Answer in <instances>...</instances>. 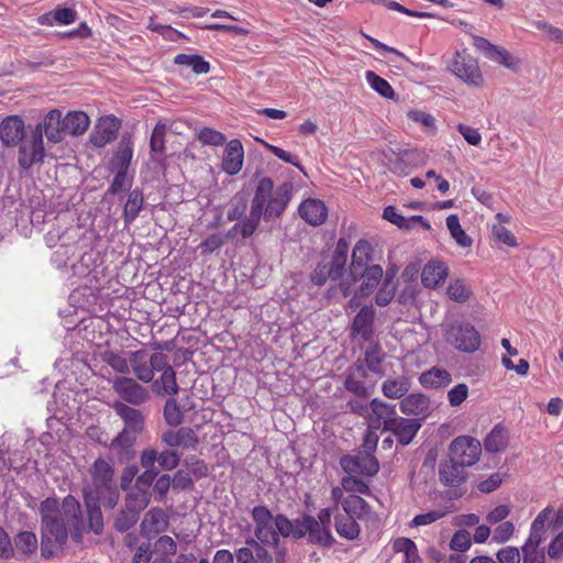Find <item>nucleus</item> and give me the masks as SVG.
Masks as SVG:
<instances>
[{"label": "nucleus", "instance_id": "62", "mask_svg": "<svg viewBox=\"0 0 563 563\" xmlns=\"http://www.w3.org/2000/svg\"><path fill=\"white\" fill-rule=\"evenodd\" d=\"M173 487L172 477L168 474H162L154 481L153 494L155 500L162 503L165 500L168 490Z\"/></svg>", "mask_w": 563, "mask_h": 563}, {"label": "nucleus", "instance_id": "46", "mask_svg": "<svg viewBox=\"0 0 563 563\" xmlns=\"http://www.w3.org/2000/svg\"><path fill=\"white\" fill-rule=\"evenodd\" d=\"M15 548L24 555H32L38 545L37 537L32 531H21L14 537Z\"/></svg>", "mask_w": 563, "mask_h": 563}, {"label": "nucleus", "instance_id": "59", "mask_svg": "<svg viewBox=\"0 0 563 563\" xmlns=\"http://www.w3.org/2000/svg\"><path fill=\"white\" fill-rule=\"evenodd\" d=\"M344 387L360 398H367L372 395L374 386H367L364 379L345 377Z\"/></svg>", "mask_w": 563, "mask_h": 563}, {"label": "nucleus", "instance_id": "3", "mask_svg": "<svg viewBox=\"0 0 563 563\" xmlns=\"http://www.w3.org/2000/svg\"><path fill=\"white\" fill-rule=\"evenodd\" d=\"M82 499L87 517H89V528L96 536H101L104 531V519L101 510V504L107 509H114L120 499L118 485L93 493L89 487L82 488Z\"/></svg>", "mask_w": 563, "mask_h": 563}, {"label": "nucleus", "instance_id": "49", "mask_svg": "<svg viewBox=\"0 0 563 563\" xmlns=\"http://www.w3.org/2000/svg\"><path fill=\"white\" fill-rule=\"evenodd\" d=\"M342 508L344 510V515H350L356 518L363 512L366 514L369 510V505L362 497L357 495H350L343 499Z\"/></svg>", "mask_w": 563, "mask_h": 563}, {"label": "nucleus", "instance_id": "27", "mask_svg": "<svg viewBox=\"0 0 563 563\" xmlns=\"http://www.w3.org/2000/svg\"><path fill=\"white\" fill-rule=\"evenodd\" d=\"M299 214L311 225H320L327 219L328 209L321 200L307 199L300 205Z\"/></svg>", "mask_w": 563, "mask_h": 563}, {"label": "nucleus", "instance_id": "53", "mask_svg": "<svg viewBox=\"0 0 563 563\" xmlns=\"http://www.w3.org/2000/svg\"><path fill=\"white\" fill-rule=\"evenodd\" d=\"M102 361L120 374L125 375L130 373V358L126 360L113 351H106L102 354Z\"/></svg>", "mask_w": 563, "mask_h": 563}, {"label": "nucleus", "instance_id": "18", "mask_svg": "<svg viewBox=\"0 0 563 563\" xmlns=\"http://www.w3.org/2000/svg\"><path fill=\"white\" fill-rule=\"evenodd\" d=\"M371 413L368 415V426L373 429H379L383 424L386 431L389 428V423L397 419L396 406L382 401L378 398L373 399L369 402Z\"/></svg>", "mask_w": 563, "mask_h": 563}, {"label": "nucleus", "instance_id": "64", "mask_svg": "<svg viewBox=\"0 0 563 563\" xmlns=\"http://www.w3.org/2000/svg\"><path fill=\"white\" fill-rule=\"evenodd\" d=\"M198 140L205 145L219 146L224 144L225 136L223 133L211 128H203L198 133Z\"/></svg>", "mask_w": 563, "mask_h": 563}, {"label": "nucleus", "instance_id": "33", "mask_svg": "<svg viewBox=\"0 0 563 563\" xmlns=\"http://www.w3.org/2000/svg\"><path fill=\"white\" fill-rule=\"evenodd\" d=\"M309 528L307 533V543L319 545L322 548H331L335 543V539L332 536L330 530H325V528L321 527L316 517L310 516V521H308Z\"/></svg>", "mask_w": 563, "mask_h": 563}, {"label": "nucleus", "instance_id": "11", "mask_svg": "<svg viewBox=\"0 0 563 563\" xmlns=\"http://www.w3.org/2000/svg\"><path fill=\"white\" fill-rule=\"evenodd\" d=\"M340 466L346 474L372 477L379 471L378 460L367 451H360L355 455L345 454L340 459Z\"/></svg>", "mask_w": 563, "mask_h": 563}, {"label": "nucleus", "instance_id": "31", "mask_svg": "<svg viewBox=\"0 0 563 563\" xmlns=\"http://www.w3.org/2000/svg\"><path fill=\"white\" fill-rule=\"evenodd\" d=\"M411 388V380L408 376L389 377L382 384V393L389 399H402Z\"/></svg>", "mask_w": 563, "mask_h": 563}, {"label": "nucleus", "instance_id": "57", "mask_svg": "<svg viewBox=\"0 0 563 563\" xmlns=\"http://www.w3.org/2000/svg\"><path fill=\"white\" fill-rule=\"evenodd\" d=\"M397 283L382 280V286L375 295V303L379 307L388 306L396 296Z\"/></svg>", "mask_w": 563, "mask_h": 563}, {"label": "nucleus", "instance_id": "40", "mask_svg": "<svg viewBox=\"0 0 563 563\" xmlns=\"http://www.w3.org/2000/svg\"><path fill=\"white\" fill-rule=\"evenodd\" d=\"M386 354L378 342L371 343L364 353V362L367 369L379 377L385 376V371L382 366Z\"/></svg>", "mask_w": 563, "mask_h": 563}, {"label": "nucleus", "instance_id": "56", "mask_svg": "<svg viewBox=\"0 0 563 563\" xmlns=\"http://www.w3.org/2000/svg\"><path fill=\"white\" fill-rule=\"evenodd\" d=\"M446 294L451 300L462 303L470 298L471 288L466 285L464 280L456 279L449 285Z\"/></svg>", "mask_w": 563, "mask_h": 563}, {"label": "nucleus", "instance_id": "52", "mask_svg": "<svg viewBox=\"0 0 563 563\" xmlns=\"http://www.w3.org/2000/svg\"><path fill=\"white\" fill-rule=\"evenodd\" d=\"M177 544L169 536L159 537L153 548V556L172 558L176 554Z\"/></svg>", "mask_w": 563, "mask_h": 563}, {"label": "nucleus", "instance_id": "16", "mask_svg": "<svg viewBox=\"0 0 563 563\" xmlns=\"http://www.w3.org/2000/svg\"><path fill=\"white\" fill-rule=\"evenodd\" d=\"M121 121L114 115L102 117L90 133L89 141L96 147H103L115 140Z\"/></svg>", "mask_w": 563, "mask_h": 563}, {"label": "nucleus", "instance_id": "48", "mask_svg": "<svg viewBox=\"0 0 563 563\" xmlns=\"http://www.w3.org/2000/svg\"><path fill=\"white\" fill-rule=\"evenodd\" d=\"M165 422L169 427H178L184 421V412L175 398H168L163 410Z\"/></svg>", "mask_w": 563, "mask_h": 563}, {"label": "nucleus", "instance_id": "58", "mask_svg": "<svg viewBox=\"0 0 563 563\" xmlns=\"http://www.w3.org/2000/svg\"><path fill=\"white\" fill-rule=\"evenodd\" d=\"M394 549L397 552H404L406 555V563H415L418 556L416 543L408 538H399L394 542Z\"/></svg>", "mask_w": 563, "mask_h": 563}, {"label": "nucleus", "instance_id": "54", "mask_svg": "<svg viewBox=\"0 0 563 563\" xmlns=\"http://www.w3.org/2000/svg\"><path fill=\"white\" fill-rule=\"evenodd\" d=\"M449 512H451L450 507L439 508L431 510L426 514L417 515L409 523L410 527H420L427 526L435 522L437 520L445 517Z\"/></svg>", "mask_w": 563, "mask_h": 563}, {"label": "nucleus", "instance_id": "45", "mask_svg": "<svg viewBox=\"0 0 563 563\" xmlns=\"http://www.w3.org/2000/svg\"><path fill=\"white\" fill-rule=\"evenodd\" d=\"M249 205L247 195L243 191L236 192L230 201V208L228 210L229 221H240L241 223L245 216Z\"/></svg>", "mask_w": 563, "mask_h": 563}, {"label": "nucleus", "instance_id": "4", "mask_svg": "<svg viewBox=\"0 0 563 563\" xmlns=\"http://www.w3.org/2000/svg\"><path fill=\"white\" fill-rule=\"evenodd\" d=\"M41 555L51 560L62 552L68 541L70 531L64 518L41 522Z\"/></svg>", "mask_w": 563, "mask_h": 563}, {"label": "nucleus", "instance_id": "63", "mask_svg": "<svg viewBox=\"0 0 563 563\" xmlns=\"http://www.w3.org/2000/svg\"><path fill=\"white\" fill-rule=\"evenodd\" d=\"M492 235L496 242L504 243L509 247L518 245L516 236L501 224H494L492 227Z\"/></svg>", "mask_w": 563, "mask_h": 563}, {"label": "nucleus", "instance_id": "61", "mask_svg": "<svg viewBox=\"0 0 563 563\" xmlns=\"http://www.w3.org/2000/svg\"><path fill=\"white\" fill-rule=\"evenodd\" d=\"M154 485V479L151 478L147 474L142 472L140 475H136L135 478V492H130L126 495L128 496H139L142 495L145 500L147 501V505L150 504V488Z\"/></svg>", "mask_w": 563, "mask_h": 563}, {"label": "nucleus", "instance_id": "25", "mask_svg": "<svg viewBox=\"0 0 563 563\" xmlns=\"http://www.w3.org/2000/svg\"><path fill=\"white\" fill-rule=\"evenodd\" d=\"M35 128H40L41 136L45 134L47 141L52 143H59L65 136L64 121L58 109L51 110Z\"/></svg>", "mask_w": 563, "mask_h": 563}, {"label": "nucleus", "instance_id": "9", "mask_svg": "<svg viewBox=\"0 0 563 563\" xmlns=\"http://www.w3.org/2000/svg\"><path fill=\"white\" fill-rule=\"evenodd\" d=\"M482 454L481 442L470 435H460L449 445L448 455L466 468L476 464Z\"/></svg>", "mask_w": 563, "mask_h": 563}, {"label": "nucleus", "instance_id": "8", "mask_svg": "<svg viewBox=\"0 0 563 563\" xmlns=\"http://www.w3.org/2000/svg\"><path fill=\"white\" fill-rule=\"evenodd\" d=\"M45 156L41 129L34 128L27 137L20 142L18 163L23 170H29L34 164L42 163Z\"/></svg>", "mask_w": 563, "mask_h": 563}, {"label": "nucleus", "instance_id": "29", "mask_svg": "<svg viewBox=\"0 0 563 563\" xmlns=\"http://www.w3.org/2000/svg\"><path fill=\"white\" fill-rule=\"evenodd\" d=\"M448 266L441 261H430L421 273V282L427 288H435L448 277Z\"/></svg>", "mask_w": 563, "mask_h": 563}, {"label": "nucleus", "instance_id": "41", "mask_svg": "<svg viewBox=\"0 0 563 563\" xmlns=\"http://www.w3.org/2000/svg\"><path fill=\"white\" fill-rule=\"evenodd\" d=\"M144 205L143 191L140 188H134L130 191L124 209L123 219L125 224H131L139 217Z\"/></svg>", "mask_w": 563, "mask_h": 563}, {"label": "nucleus", "instance_id": "55", "mask_svg": "<svg viewBox=\"0 0 563 563\" xmlns=\"http://www.w3.org/2000/svg\"><path fill=\"white\" fill-rule=\"evenodd\" d=\"M167 126L164 123L158 122L152 131L150 147L151 152L163 155L165 153V135Z\"/></svg>", "mask_w": 563, "mask_h": 563}, {"label": "nucleus", "instance_id": "44", "mask_svg": "<svg viewBox=\"0 0 563 563\" xmlns=\"http://www.w3.org/2000/svg\"><path fill=\"white\" fill-rule=\"evenodd\" d=\"M174 63L190 67L197 75L207 74L210 70V64L197 54H178L175 56Z\"/></svg>", "mask_w": 563, "mask_h": 563}, {"label": "nucleus", "instance_id": "17", "mask_svg": "<svg viewBox=\"0 0 563 563\" xmlns=\"http://www.w3.org/2000/svg\"><path fill=\"white\" fill-rule=\"evenodd\" d=\"M467 479L466 467L456 460L450 457L439 464V481L446 487H459Z\"/></svg>", "mask_w": 563, "mask_h": 563}, {"label": "nucleus", "instance_id": "43", "mask_svg": "<svg viewBox=\"0 0 563 563\" xmlns=\"http://www.w3.org/2000/svg\"><path fill=\"white\" fill-rule=\"evenodd\" d=\"M254 533L261 544L277 547L280 543L282 534L276 527L274 529L273 521L255 526Z\"/></svg>", "mask_w": 563, "mask_h": 563}, {"label": "nucleus", "instance_id": "34", "mask_svg": "<svg viewBox=\"0 0 563 563\" xmlns=\"http://www.w3.org/2000/svg\"><path fill=\"white\" fill-rule=\"evenodd\" d=\"M452 382V375L444 368L432 367L420 374L419 383L424 388L438 389L450 385Z\"/></svg>", "mask_w": 563, "mask_h": 563}, {"label": "nucleus", "instance_id": "19", "mask_svg": "<svg viewBox=\"0 0 563 563\" xmlns=\"http://www.w3.org/2000/svg\"><path fill=\"white\" fill-rule=\"evenodd\" d=\"M450 69L452 73L466 84L478 86L482 82V75L478 64L471 57H463L456 53Z\"/></svg>", "mask_w": 563, "mask_h": 563}, {"label": "nucleus", "instance_id": "35", "mask_svg": "<svg viewBox=\"0 0 563 563\" xmlns=\"http://www.w3.org/2000/svg\"><path fill=\"white\" fill-rule=\"evenodd\" d=\"M383 218L400 229H411L415 223H420L426 230H430L431 225L422 216H412L405 218L394 206H388L384 209Z\"/></svg>", "mask_w": 563, "mask_h": 563}, {"label": "nucleus", "instance_id": "15", "mask_svg": "<svg viewBox=\"0 0 563 563\" xmlns=\"http://www.w3.org/2000/svg\"><path fill=\"white\" fill-rule=\"evenodd\" d=\"M161 440L168 448H183L185 450L196 451L199 444V438L196 431L190 427H180L176 430L169 429L162 433Z\"/></svg>", "mask_w": 563, "mask_h": 563}, {"label": "nucleus", "instance_id": "28", "mask_svg": "<svg viewBox=\"0 0 563 563\" xmlns=\"http://www.w3.org/2000/svg\"><path fill=\"white\" fill-rule=\"evenodd\" d=\"M553 508L545 507L541 510L531 523L530 534L523 545H530L531 548H540V544L545 539V527L547 521L552 516Z\"/></svg>", "mask_w": 563, "mask_h": 563}, {"label": "nucleus", "instance_id": "24", "mask_svg": "<svg viewBox=\"0 0 563 563\" xmlns=\"http://www.w3.org/2000/svg\"><path fill=\"white\" fill-rule=\"evenodd\" d=\"M136 439L118 433L110 442L109 450L113 454L117 463L128 464L133 461L136 456Z\"/></svg>", "mask_w": 563, "mask_h": 563}, {"label": "nucleus", "instance_id": "26", "mask_svg": "<svg viewBox=\"0 0 563 563\" xmlns=\"http://www.w3.org/2000/svg\"><path fill=\"white\" fill-rule=\"evenodd\" d=\"M244 150L240 140L233 139L224 148L222 169L230 176L236 175L243 166Z\"/></svg>", "mask_w": 563, "mask_h": 563}, {"label": "nucleus", "instance_id": "7", "mask_svg": "<svg viewBox=\"0 0 563 563\" xmlns=\"http://www.w3.org/2000/svg\"><path fill=\"white\" fill-rule=\"evenodd\" d=\"M147 506V501L142 495H125L123 506L113 518V529L120 533L131 530L137 523L141 512Z\"/></svg>", "mask_w": 563, "mask_h": 563}, {"label": "nucleus", "instance_id": "5", "mask_svg": "<svg viewBox=\"0 0 563 563\" xmlns=\"http://www.w3.org/2000/svg\"><path fill=\"white\" fill-rule=\"evenodd\" d=\"M443 336L448 344L464 353H474L479 349L482 342L474 325L461 321L446 324Z\"/></svg>", "mask_w": 563, "mask_h": 563}, {"label": "nucleus", "instance_id": "47", "mask_svg": "<svg viewBox=\"0 0 563 563\" xmlns=\"http://www.w3.org/2000/svg\"><path fill=\"white\" fill-rule=\"evenodd\" d=\"M446 227L455 240V242L462 247H470L473 243L471 236L466 234V232L462 229L460 224L459 217L456 214H450L446 218Z\"/></svg>", "mask_w": 563, "mask_h": 563}, {"label": "nucleus", "instance_id": "13", "mask_svg": "<svg viewBox=\"0 0 563 563\" xmlns=\"http://www.w3.org/2000/svg\"><path fill=\"white\" fill-rule=\"evenodd\" d=\"M310 516L311 515L305 512L300 517L290 520L286 515L278 514L275 516V527L283 538L300 540L307 538Z\"/></svg>", "mask_w": 563, "mask_h": 563}, {"label": "nucleus", "instance_id": "1", "mask_svg": "<svg viewBox=\"0 0 563 563\" xmlns=\"http://www.w3.org/2000/svg\"><path fill=\"white\" fill-rule=\"evenodd\" d=\"M292 189L294 186L289 181H285L274 189L272 178L263 177L260 179L251 201L249 217H245L241 223H235L233 230L241 229V236L249 239L256 232L262 218L266 222L278 219L285 212L291 199Z\"/></svg>", "mask_w": 563, "mask_h": 563}, {"label": "nucleus", "instance_id": "32", "mask_svg": "<svg viewBox=\"0 0 563 563\" xmlns=\"http://www.w3.org/2000/svg\"><path fill=\"white\" fill-rule=\"evenodd\" d=\"M429 406V398L419 393L407 394L399 404L400 411L407 416H424Z\"/></svg>", "mask_w": 563, "mask_h": 563}, {"label": "nucleus", "instance_id": "60", "mask_svg": "<svg viewBox=\"0 0 563 563\" xmlns=\"http://www.w3.org/2000/svg\"><path fill=\"white\" fill-rule=\"evenodd\" d=\"M341 486L345 492L358 493L369 495V486L362 479L357 478L355 474L344 476L341 481Z\"/></svg>", "mask_w": 563, "mask_h": 563}, {"label": "nucleus", "instance_id": "42", "mask_svg": "<svg viewBox=\"0 0 563 563\" xmlns=\"http://www.w3.org/2000/svg\"><path fill=\"white\" fill-rule=\"evenodd\" d=\"M507 444V430L500 424H496L484 440L485 450L490 453L503 451Z\"/></svg>", "mask_w": 563, "mask_h": 563}, {"label": "nucleus", "instance_id": "39", "mask_svg": "<svg viewBox=\"0 0 563 563\" xmlns=\"http://www.w3.org/2000/svg\"><path fill=\"white\" fill-rule=\"evenodd\" d=\"M77 20V12L71 8L57 7L54 10L42 14L38 22L42 25H54V23L68 25Z\"/></svg>", "mask_w": 563, "mask_h": 563}, {"label": "nucleus", "instance_id": "36", "mask_svg": "<svg viewBox=\"0 0 563 563\" xmlns=\"http://www.w3.org/2000/svg\"><path fill=\"white\" fill-rule=\"evenodd\" d=\"M334 527L341 538L350 541L358 539L361 533V527L356 518L350 515L338 514L334 517Z\"/></svg>", "mask_w": 563, "mask_h": 563}, {"label": "nucleus", "instance_id": "22", "mask_svg": "<svg viewBox=\"0 0 563 563\" xmlns=\"http://www.w3.org/2000/svg\"><path fill=\"white\" fill-rule=\"evenodd\" d=\"M375 309L371 305L363 306L354 317L351 324V335H360L364 341H369L374 334Z\"/></svg>", "mask_w": 563, "mask_h": 563}, {"label": "nucleus", "instance_id": "6", "mask_svg": "<svg viewBox=\"0 0 563 563\" xmlns=\"http://www.w3.org/2000/svg\"><path fill=\"white\" fill-rule=\"evenodd\" d=\"M62 517L70 531V537L74 542L81 543L86 533L92 532L89 528V517H84L82 508L79 500L73 496L67 495L62 500Z\"/></svg>", "mask_w": 563, "mask_h": 563}, {"label": "nucleus", "instance_id": "12", "mask_svg": "<svg viewBox=\"0 0 563 563\" xmlns=\"http://www.w3.org/2000/svg\"><path fill=\"white\" fill-rule=\"evenodd\" d=\"M112 408L123 422L120 433L137 440L145 430V415L140 409L120 401H115Z\"/></svg>", "mask_w": 563, "mask_h": 563}, {"label": "nucleus", "instance_id": "20", "mask_svg": "<svg viewBox=\"0 0 563 563\" xmlns=\"http://www.w3.org/2000/svg\"><path fill=\"white\" fill-rule=\"evenodd\" d=\"M25 134L24 121L18 115L4 118L0 123V140L3 146L12 147L22 142Z\"/></svg>", "mask_w": 563, "mask_h": 563}, {"label": "nucleus", "instance_id": "2", "mask_svg": "<svg viewBox=\"0 0 563 563\" xmlns=\"http://www.w3.org/2000/svg\"><path fill=\"white\" fill-rule=\"evenodd\" d=\"M374 250L364 239L356 242L352 251L349 276L352 282H361L358 292L362 296L372 295L383 279V267L374 263Z\"/></svg>", "mask_w": 563, "mask_h": 563}, {"label": "nucleus", "instance_id": "21", "mask_svg": "<svg viewBox=\"0 0 563 563\" xmlns=\"http://www.w3.org/2000/svg\"><path fill=\"white\" fill-rule=\"evenodd\" d=\"M421 420L415 418L397 417L386 431L391 432L401 445H408L421 428Z\"/></svg>", "mask_w": 563, "mask_h": 563}, {"label": "nucleus", "instance_id": "14", "mask_svg": "<svg viewBox=\"0 0 563 563\" xmlns=\"http://www.w3.org/2000/svg\"><path fill=\"white\" fill-rule=\"evenodd\" d=\"M91 486L93 493L117 485L114 481V467L110 461L102 457L96 459L89 468Z\"/></svg>", "mask_w": 563, "mask_h": 563}, {"label": "nucleus", "instance_id": "37", "mask_svg": "<svg viewBox=\"0 0 563 563\" xmlns=\"http://www.w3.org/2000/svg\"><path fill=\"white\" fill-rule=\"evenodd\" d=\"M65 135L78 136L84 134L89 124V117L82 111H69L64 118Z\"/></svg>", "mask_w": 563, "mask_h": 563}, {"label": "nucleus", "instance_id": "30", "mask_svg": "<svg viewBox=\"0 0 563 563\" xmlns=\"http://www.w3.org/2000/svg\"><path fill=\"white\" fill-rule=\"evenodd\" d=\"M130 368L136 378L143 383H150L154 378V373H152V368L150 366L148 354L144 350L131 353Z\"/></svg>", "mask_w": 563, "mask_h": 563}, {"label": "nucleus", "instance_id": "23", "mask_svg": "<svg viewBox=\"0 0 563 563\" xmlns=\"http://www.w3.org/2000/svg\"><path fill=\"white\" fill-rule=\"evenodd\" d=\"M133 157V142L132 135L125 132L121 135L118 143V148L109 162V169L111 172H126L130 167Z\"/></svg>", "mask_w": 563, "mask_h": 563}, {"label": "nucleus", "instance_id": "50", "mask_svg": "<svg viewBox=\"0 0 563 563\" xmlns=\"http://www.w3.org/2000/svg\"><path fill=\"white\" fill-rule=\"evenodd\" d=\"M62 503L56 497H47L41 501L38 512L41 516V522L46 520H54L57 518H63L60 515Z\"/></svg>", "mask_w": 563, "mask_h": 563}, {"label": "nucleus", "instance_id": "38", "mask_svg": "<svg viewBox=\"0 0 563 563\" xmlns=\"http://www.w3.org/2000/svg\"><path fill=\"white\" fill-rule=\"evenodd\" d=\"M152 382L153 391L158 396H174L178 394L179 387L176 379V372L172 366H168L157 379L153 378Z\"/></svg>", "mask_w": 563, "mask_h": 563}, {"label": "nucleus", "instance_id": "10", "mask_svg": "<svg viewBox=\"0 0 563 563\" xmlns=\"http://www.w3.org/2000/svg\"><path fill=\"white\" fill-rule=\"evenodd\" d=\"M112 389L126 405L141 406L151 398L147 388L128 376H117L112 380Z\"/></svg>", "mask_w": 563, "mask_h": 563}, {"label": "nucleus", "instance_id": "51", "mask_svg": "<svg viewBox=\"0 0 563 563\" xmlns=\"http://www.w3.org/2000/svg\"><path fill=\"white\" fill-rule=\"evenodd\" d=\"M366 80L369 86L380 96L387 99H395V91L389 82L372 70L366 71Z\"/></svg>", "mask_w": 563, "mask_h": 563}]
</instances>
